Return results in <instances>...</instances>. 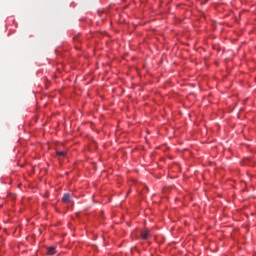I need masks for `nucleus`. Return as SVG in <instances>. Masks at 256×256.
Listing matches in <instances>:
<instances>
[{
	"instance_id": "3",
	"label": "nucleus",
	"mask_w": 256,
	"mask_h": 256,
	"mask_svg": "<svg viewBox=\"0 0 256 256\" xmlns=\"http://www.w3.org/2000/svg\"><path fill=\"white\" fill-rule=\"evenodd\" d=\"M56 155L58 157H65L67 155V151H61V150H57L56 151Z\"/></svg>"
},
{
	"instance_id": "4",
	"label": "nucleus",
	"mask_w": 256,
	"mask_h": 256,
	"mask_svg": "<svg viewBox=\"0 0 256 256\" xmlns=\"http://www.w3.org/2000/svg\"><path fill=\"white\" fill-rule=\"evenodd\" d=\"M48 255H55V247L51 246L47 249Z\"/></svg>"
},
{
	"instance_id": "5",
	"label": "nucleus",
	"mask_w": 256,
	"mask_h": 256,
	"mask_svg": "<svg viewBox=\"0 0 256 256\" xmlns=\"http://www.w3.org/2000/svg\"><path fill=\"white\" fill-rule=\"evenodd\" d=\"M74 41H77V37L74 38Z\"/></svg>"
},
{
	"instance_id": "2",
	"label": "nucleus",
	"mask_w": 256,
	"mask_h": 256,
	"mask_svg": "<svg viewBox=\"0 0 256 256\" xmlns=\"http://www.w3.org/2000/svg\"><path fill=\"white\" fill-rule=\"evenodd\" d=\"M63 203H71V194L65 193L62 197Z\"/></svg>"
},
{
	"instance_id": "1",
	"label": "nucleus",
	"mask_w": 256,
	"mask_h": 256,
	"mask_svg": "<svg viewBox=\"0 0 256 256\" xmlns=\"http://www.w3.org/2000/svg\"><path fill=\"white\" fill-rule=\"evenodd\" d=\"M150 236H151V232L149 230H144V231L141 232V237L144 240L149 239Z\"/></svg>"
}]
</instances>
